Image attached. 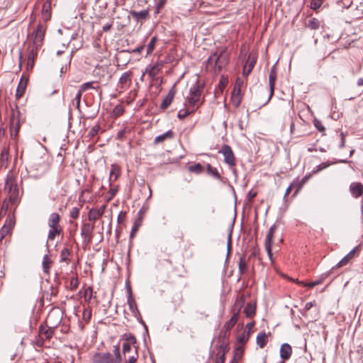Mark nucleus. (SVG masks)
Segmentation results:
<instances>
[{"label": "nucleus", "mask_w": 363, "mask_h": 363, "mask_svg": "<svg viewBox=\"0 0 363 363\" xmlns=\"http://www.w3.org/2000/svg\"><path fill=\"white\" fill-rule=\"evenodd\" d=\"M79 279L77 276L71 277L69 283L67 284L66 288L72 291H75L79 286Z\"/></svg>", "instance_id": "obj_32"}, {"label": "nucleus", "mask_w": 363, "mask_h": 363, "mask_svg": "<svg viewBox=\"0 0 363 363\" xmlns=\"http://www.w3.org/2000/svg\"><path fill=\"white\" fill-rule=\"evenodd\" d=\"M240 358V355H239L238 353L236 352L233 359L231 360V362L230 363H238Z\"/></svg>", "instance_id": "obj_64"}, {"label": "nucleus", "mask_w": 363, "mask_h": 363, "mask_svg": "<svg viewBox=\"0 0 363 363\" xmlns=\"http://www.w3.org/2000/svg\"><path fill=\"white\" fill-rule=\"evenodd\" d=\"M82 92H81L79 90L78 91V92L77 93L75 97H74V99L77 102V108L79 107L80 106V101H81V98H82Z\"/></svg>", "instance_id": "obj_58"}, {"label": "nucleus", "mask_w": 363, "mask_h": 363, "mask_svg": "<svg viewBox=\"0 0 363 363\" xmlns=\"http://www.w3.org/2000/svg\"><path fill=\"white\" fill-rule=\"evenodd\" d=\"M138 352L135 350L134 354L128 357L126 363H135L138 359Z\"/></svg>", "instance_id": "obj_55"}, {"label": "nucleus", "mask_w": 363, "mask_h": 363, "mask_svg": "<svg viewBox=\"0 0 363 363\" xmlns=\"http://www.w3.org/2000/svg\"><path fill=\"white\" fill-rule=\"evenodd\" d=\"M130 14L133 17V18L138 22L142 20H146L150 17V11L149 9H145L140 11H136L134 10L130 11Z\"/></svg>", "instance_id": "obj_11"}, {"label": "nucleus", "mask_w": 363, "mask_h": 363, "mask_svg": "<svg viewBox=\"0 0 363 363\" xmlns=\"http://www.w3.org/2000/svg\"><path fill=\"white\" fill-rule=\"evenodd\" d=\"M188 170L192 173L200 174L203 172V167L201 164L196 163L194 165L189 166L188 167Z\"/></svg>", "instance_id": "obj_42"}, {"label": "nucleus", "mask_w": 363, "mask_h": 363, "mask_svg": "<svg viewBox=\"0 0 363 363\" xmlns=\"http://www.w3.org/2000/svg\"><path fill=\"white\" fill-rule=\"evenodd\" d=\"M123 112V108L122 107V106L121 105H117L114 107L113 110V115L114 116H121Z\"/></svg>", "instance_id": "obj_52"}, {"label": "nucleus", "mask_w": 363, "mask_h": 363, "mask_svg": "<svg viewBox=\"0 0 363 363\" xmlns=\"http://www.w3.org/2000/svg\"><path fill=\"white\" fill-rule=\"evenodd\" d=\"M174 95V92L171 90L161 103L160 108L164 110L169 106L173 100Z\"/></svg>", "instance_id": "obj_27"}, {"label": "nucleus", "mask_w": 363, "mask_h": 363, "mask_svg": "<svg viewBox=\"0 0 363 363\" xmlns=\"http://www.w3.org/2000/svg\"><path fill=\"white\" fill-rule=\"evenodd\" d=\"M60 216L57 213H52L48 218V225L50 229L62 228L60 225Z\"/></svg>", "instance_id": "obj_12"}, {"label": "nucleus", "mask_w": 363, "mask_h": 363, "mask_svg": "<svg viewBox=\"0 0 363 363\" xmlns=\"http://www.w3.org/2000/svg\"><path fill=\"white\" fill-rule=\"evenodd\" d=\"M54 331L52 328H47L43 325L39 327V336L44 338L45 340H50L53 335Z\"/></svg>", "instance_id": "obj_13"}, {"label": "nucleus", "mask_w": 363, "mask_h": 363, "mask_svg": "<svg viewBox=\"0 0 363 363\" xmlns=\"http://www.w3.org/2000/svg\"><path fill=\"white\" fill-rule=\"evenodd\" d=\"M27 85V79L21 77L19 84L16 89V96L17 99H20L25 93Z\"/></svg>", "instance_id": "obj_20"}, {"label": "nucleus", "mask_w": 363, "mask_h": 363, "mask_svg": "<svg viewBox=\"0 0 363 363\" xmlns=\"http://www.w3.org/2000/svg\"><path fill=\"white\" fill-rule=\"evenodd\" d=\"M9 155V149L8 148H4L2 150L1 154V158L2 160H7Z\"/></svg>", "instance_id": "obj_59"}, {"label": "nucleus", "mask_w": 363, "mask_h": 363, "mask_svg": "<svg viewBox=\"0 0 363 363\" xmlns=\"http://www.w3.org/2000/svg\"><path fill=\"white\" fill-rule=\"evenodd\" d=\"M113 354L109 352H96L91 357L92 363H121L122 358L119 347L117 346L113 350Z\"/></svg>", "instance_id": "obj_4"}, {"label": "nucleus", "mask_w": 363, "mask_h": 363, "mask_svg": "<svg viewBox=\"0 0 363 363\" xmlns=\"http://www.w3.org/2000/svg\"><path fill=\"white\" fill-rule=\"evenodd\" d=\"M94 225L89 223H84L81 228V235L83 242L88 245L91 242Z\"/></svg>", "instance_id": "obj_8"}, {"label": "nucleus", "mask_w": 363, "mask_h": 363, "mask_svg": "<svg viewBox=\"0 0 363 363\" xmlns=\"http://www.w3.org/2000/svg\"><path fill=\"white\" fill-rule=\"evenodd\" d=\"M100 125L99 124H96L95 125H94L89 133V135L91 137V138H94L95 135H96L100 130Z\"/></svg>", "instance_id": "obj_51"}, {"label": "nucleus", "mask_w": 363, "mask_h": 363, "mask_svg": "<svg viewBox=\"0 0 363 363\" xmlns=\"http://www.w3.org/2000/svg\"><path fill=\"white\" fill-rule=\"evenodd\" d=\"M227 83H228V79L226 78L222 77L219 82V84H218V88L221 92L225 87Z\"/></svg>", "instance_id": "obj_56"}, {"label": "nucleus", "mask_w": 363, "mask_h": 363, "mask_svg": "<svg viewBox=\"0 0 363 363\" xmlns=\"http://www.w3.org/2000/svg\"><path fill=\"white\" fill-rule=\"evenodd\" d=\"M335 162H325L318 165L313 171L312 174H317L321 170L328 167L330 165L335 164Z\"/></svg>", "instance_id": "obj_40"}, {"label": "nucleus", "mask_w": 363, "mask_h": 363, "mask_svg": "<svg viewBox=\"0 0 363 363\" xmlns=\"http://www.w3.org/2000/svg\"><path fill=\"white\" fill-rule=\"evenodd\" d=\"M157 40V39L155 36L152 37L148 44L146 45L147 55H150L152 52L155 49Z\"/></svg>", "instance_id": "obj_38"}, {"label": "nucleus", "mask_w": 363, "mask_h": 363, "mask_svg": "<svg viewBox=\"0 0 363 363\" xmlns=\"http://www.w3.org/2000/svg\"><path fill=\"white\" fill-rule=\"evenodd\" d=\"M238 313L234 312L230 319L224 324V329L225 332H229L233 327L236 324L238 320Z\"/></svg>", "instance_id": "obj_19"}, {"label": "nucleus", "mask_w": 363, "mask_h": 363, "mask_svg": "<svg viewBox=\"0 0 363 363\" xmlns=\"http://www.w3.org/2000/svg\"><path fill=\"white\" fill-rule=\"evenodd\" d=\"M51 262H52L49 258L48 255H45L43 259V267L44 272L48 273Z\"/></svg>", "instance_id": "obj_39"}, {"label": "nucleus", "mask_w": 363, "mask_h": 363, "mask_svg": "<svg viewBox=\"0 0 363 363\" xmlns=\"http://www.w3.org/2000/svg\"><path fill=\"white\" fill-rule=\"evenodd\" d=\"M94 83H95L94 82H89L82 84L80 86L79 91L83 93L84 91L88 90L89 89H95V87L93 86V84Z\"/></svg>", "instance_id": "obj_46"}, {"label": "nucleus", "mask_w": 363, "mask_h": 363, "mask_svg": "<svg viewBox=\"0 0 363 363\" xmlns=\"http://www.w3.org/2000/svg\"><path fill=\"white\" fill-rule=\"evenodd\" d=\"M311 174H307L306 176H304L302 179H301V184L298 186V188L296 190V191L294 192V196H296V194L298 193V191L301 189V186L308 182V180L311 178Z\"/></svg>", "instance_id": "obj_49"}, {"label": "nucleus", "mask_w": 363, "mask_h": 363, "mask_svg": "<svg viewBox=\"0 0 363 363\" xmlns=\"http://www.w3.org/2000/svg\"><path fill=\"white\" fill-rule=\"evenodd\" d=\"M93 296V289L91 287H88L84 291V300L87 302H89Z\"/></svg>", "instance_id": "obj_44"}, {"label": "nucleus", "mask_w": 363, "mask_h": 363, "mask_svg": "<svg viewBox=\"0 0 363 363\" xmlns=\"http://www.w3.org/2000/svg\"><path fill=\"white\" fill-rule=\"evenodd\" d=\"M92 315V311L90 308H86L84 309L82 313V319L86 323H88Z\"/></svg>", "instance_id": "obj_37"}, {"label": "nucleus", "mask_w": 363, "mask_h": 363, "mask_svg": "<svg viewBox=\"0 0 363 363\" xmlns=\"http://www.w3.org/2000/svg\"><path fill=\"white\" fill-rule=\"evenodd\" d=\"M162 65V62H157L153 65H150L146 68V72L149 74L150 77L154 78L161 71Z\"/></svg>", "instance_id": "obj_15"}, {"label": "nucleus", "mask_w": 363, "mask_h": 363, "mask_svg": "<svg viewBox=\"0 0 363 363\" xmlns=\"http://www.w3.org/2000/svg\"><path fill=\"white\" fill-rule=\"evenodd\" d=\"M228 63V55L225 49L216 51L213 53L208 59L206 69L213 72L215 74H218L222 69Z\"/></svg>", "instance_id": "obj_3"}, {"label": "nucleus", "mask_w": 363, "mask_h": 363, "mask_svg": "<svg viewBox=\"0 0 363 363\" xmlns=\"http://www.w3.org/2000/svg\"><path fill=\"white\" fill-rule=\"evenodd\" d=\"M228 349L225 345H220V350L217 354V357L216 359V363H225V354L228 352Z\"/></svg>", "instance_id": "obj_23"}, {"label": "nucleus", "mask_w": 363, "mask_h": 363, "mask_svg": "<svg viewBox=\"0 0 363 363\" xmlns=\"http://www.w3.org/2000/svg\"><path fill=\"white\" fill-rule=\"evenodd\" d=\"M62 232V228L50 229L48 235V241H53L56 236L60 235Z\"/></svg>", "instance_id": "obj_33"}, {"label": "nucleus", "mask_w": 363, "mask_h": 363, "mask_svg": "<svg viewBox=\"0 0 363 363\" xmlns=\"http://www.w3.org/2000/svg\"><path fill=\"white\" fill-rule=\"evenodd\" d=\"M313 306V302H308L305 304L304 306V308H303V311L304 312H307L308 311H309L312 307Z\"/></svg>", "instance_id": "obj_61"}, {"label": "nucleus", "mask_w": 363, "mask_h": 363, "mask_svg": "<svg viewBox=\"0 0 363 363\" xmlns=\"http://www.w3.org/2000/svg\"><path fill=\"white\" fill-rule=\"evenodd\" d=\"M244 303H245V299H244L243 296H238L237 298L235 299V303L233 306V313L238 312L239 314L242 307L243 306Z\"/></svg>", "instance_id": "obj_30"}, {"label": "nucleus", "mask_w": 363, "mask_h": 363, "mask_svg": "<svg viewBox=\"0 0 363 363\" xmlns=\"http://www.w3.org/2000/svg\"><path fill=\"white\" fill-rule=\"evenodd\" d=\"M276 80H277V71H276L274 66H273L270 70V73H269V88H270L269 99L274 94Z\"/></svg>", "instance_id": "obj_17"}, {"label": "nucleus", "mask_w": 363, "mask_h": 363, "mask_svg": "<svg viewBox=\"0 0 363 363\" xmlns=\"http://www.w3.org/2000/svg\"><path fill=\"white\" fill-rule=\"evenodd\" d=\"M112 26H113V23H112V22H111V23H106V24H105V25H104V26H103V27H102V30H103V31H104V32H107V31H108V30L111 28Z\"/></svg>", "instance_id": "obj_62"}, {"label": "nucleus", "mask_w": 363, "mask_h": 363, "mask_svg": "<svg viewBox=\"0 0 363 363\" xmlns=\"http://www.w3.org/2000/svg\"><path fill=\"white\" fill-rule=\"evenodd\" d=\"M44 341H45L44 338H43L38 335V338L36 340V345H38V347H42L44 344Z\"/></svg>", "instance_id": "obj_63"}, {"label": "nucleus", "mask_w": 363, "mask_h": 363, "mask_svg": "<svg viewBox=\"0 0 363 363\" xmlns=\"http://www.w3.org/2000/svg\"><path fill=\"white\" fill-rule=\"evenodd\" d=\"M249 337V332L247 334H242V335L238 337V341L240 343H245Z\"/></svg>", "instance_id": "obj_57"}, {"label": "nucleus", "mask_w": 363, "mask_h": 363, "mask_svg": "<svg viewBox=\"0 0 363 363\" xmlns=\"http://www.w3.org/2000/svg\"><path fill=\"white\" fill-rule=\"evenodd\" d=\"M240 88L237 89V86H235L233 91V95L231 97V101H232V103L235 106H238L240 105Z\"/></svg>", "instance_id": "obj_29"}, {"label": "nucleus", "mask_w": 363, "mask_h": 363, "mask_svg": "<svg viewBox=\"0 0 363 363\" xmlns=\"http://www.w3.org/2000/svg\"><path fill=\"white\" fill-rule=\"evenodd\" d=\"M320 21L315 18L309 19L308 22L307 23V27L311 30H318L320 28Z\"/></svg>", "instance_id": "obj_35"}, {"label": "nucleus", "mask_w": 363, "mask_h": 363, "mask_svg": "<svg viewBox=\"0 0 363 363\" xmlns=\"http://www.w3.org/2000/svg\"><path fill=\"white\" fill-rule=\"evenodd\" d=\"M268 342V335L265 333H259L256 338L257 345L260 347L263 348L265 347Z\"/></svg>", "instance_id": "obj_24"}, {"label": "nucleus", "mask_w": 363, "mask_h": 363, "mask_svg": "<svg viewBox=\"0 0 363 363\" xmlns=\"http://www.w3.org/2000/svg\"><path fill=\"white\" fill-rule=\"evenodd\" d=\"M354 250L350 251L347 255H345L336 265L337 268H340L342 267L347 264L349 261L352 259L354 255Z\"/></svg>", "instance_id": "obj_31"}, {"label": "nucleus", "mask_w": 363, "mask_h": 363, "mask_svg": "<svg viewBox=\"0 0 363 363\" xmlns=\"http://www.w3.org/2000/svg\"><path fill=\"white\" fill-rule=\"evenodd\" d=\"M248 65H245L242 69V75L247 77L251 72L253 69L255 64L256 62V60L254 57H252L250 55L248 57Z\"/></svg>", "instance_id": "obj_22"}, {"label": "nucleus", "mask_w": 363, "mask_h": 363, "mask_svg": "<svg viewBox=\"0 0 363 363\" xmlns=\"http://www.w3.org/2000/svg\"><path fill=\"white\" fill-rule=\"evenodd\" d=\"M70 217L74 218V219H76L79 217V208L77 207H74L72 208V210L70 211Z\"/></svg>", "instance_id": "obj_54"}, {"label": "nucleus", "mask_w": 363, "mask_h": 363, "mask_svg": "<svg viewBox=\"0 0 363 363\" xmlns=\"http://www.w3.org/2000/svg\"><path fill=\"white\" fill-rule=\"evenodd\" d=\"M220 153L224 157V162L230 167H234L236 164V159L232 148L228 145H223L219 150Z\"/></svg>", "instance_id": "obj_6"}, {"label": "nucleus", "mask_w": 363, "mask_h": 363, "mask_svg": "<svg viewBox=\"0 0 363 363\" xmlns=\"http://www.w3.org/2000/svg\"><path fill=\"white\" fill-rule=\"evenodd\" d=\"M131 350V347L129 343H123V352L124 354L129 352Z\"/></svg>", "instance_id": "obj_60"}, {"label": "nucleus", "mask_w": 363, "mask_h": 363, "mask_svg": "<svg viewBox=\"0 0 363 363\" xmlns=\"http://www.w3.org/2000/svg\"><path fill=\"white\" fill-rule=\"evenodd\" d=\"M71 251L67 247H64L60 252V262L68 264L70 262Z\"/></svg>", "instance_id": "obj_26"}, {"label": "nucleus", "mask_w": 363, "mask_h": 363, "mask_svg": "<svg viewBox=\"0 0 363 363\" xmlns=\"http://www.w3.org/2000/svg\"><path fill=\"white\" fill-rule=\"evenodd\" d=\"M164 4H165L164 0H160L156 4V5L155 6V15L158 14L160 12L161 9H162L164 6Z\"/></svg>", "instance_id": "obj_50"}, {"label": "nucleus", "mask_w": 363, "mask_h": 363, "mask_svg": "<svg viewBox=\"0 0 363 363\" xmlns=\"http://www.w3.org/2000/svg\"><path fill=\"white\" fill-rule=\"evenodd\" d=\"M133 73L131 72H125L122 74L118 81V86L121 89L128 88L131 85Z\"/></svg>", "instance_id": "obj_10"}, {"label": "nucleus", "mask_w": 363, "mask_h": 363, "mask_svg": "<svg viewBox=\"0 0 363 363\" xmlns=\"http://www.w3.org/2000/svg\"><path fill=\"white\" fill-rule=\"evenodd\" d=\"M46 30V26L39 23L33 32L34 39L33 43L37 47H41Z\"/></svg>", "instance_id": "obj_7"}, {"label": "nucleus", "mask_w": 363, "mask_h": 363, "mask_svg": "<svg viewBox=\"0 0 363 363\" xmlns=\"http://www.w3.org/2000/svg\"><path fill=\"white\" fill-rule=\"evenodd\" d=\"M351 194L356 198L360 196L363 192V185L360 182H353L350 186Z\"/></svg>", "instance_id": "obj_16"}, {"label": "nucleus", "mask_w": 363, "mask_h": 363, "mask_svg": "<svg viewBox=\"0 0 363 363\" xmlns=\"http://www.w3.org/2000/svg\"><path fill=\"white\" fill-rule=\"evenodd\" d=\"M128 304L129 306L130 311L133 313L134 315H136L138 310L137 308V305L135 301L132 297L131 289L130 288L128 289Z\"/></svg>", "instance_id": "obj_21"}, {"label": "nucleus", "mask_w": 363, "mask_h": 363, "mask_svg": "<svg viewBox=\"0 0 363 363\" xmlns=\"http://www.w3.org/2000/svg\"><path fill=\"white\" fill-rule=\"evenodd\" d=\"M174 137V133L172 130H168L166 133L157 136L155 138L154 143L159 144L164 142L165 140L171 139Z\"/></svg>", "instance_id": "obj_25"}, {"label": "nucleus", "mask_w": 363, "mask_h": 363, "mask_svg": "<svg viewBox=\"0 0 363 363\" xmlns=\"http://www.w3.org/2000/svg\"><path fill=\"white\" fill-rule=\"evenodd\" d=\"M20 112L13 110L10 118V135L11 138L15 140L20 129Z\"/></svg>", "instance_id": "obj_5"}, {"label": "nucleus", "mask_w": 363, "mask_h": 363, "mask_svg": "<svg viewBox=\"0 0 363 363\" xmlns=\"http://www.w3.org/2000/svg\"><path fill=\"white\" fill-rule=\"evenodd\" d=\"M321 0H311L310 4L311 9L315 10L321 6Z\"/></svg>", "instance_id": "obj_53"}, {"label": "nucleus", "mask_w": 363, "mask_h": 363, "mask_svg": "<svg viewBox=\"0 0 363 363\" xmlns=\"http://www.w3.org/2000/svg\"><path fill=\"white\" fill-rule=\"evenodd\" d=\"M244 313L247 317L251 318L255 315L256 305L254 303H247L244 308Z\"/></svg>", "instance_id": "obj_28"}, {"label": "nucleus", "mask_w": 363, "mask_h": 363, "mask_svg": "<svg viewBox=\"0 0 363 363\" xmlns=\"http://www.w3.org/2000/svg\"><path fill=\"white\" fill-rule=\"evenodd\" d=\"M194 78L195 82L190 88L189 95L186 96V103L184 104V110H183V118L195 112L201 104L200 98L203 89V83L199 80L198 77Z\"/></svg>", "instance_id": "obj_2"}, {"label": "nucleus", "mask_w": 363, "mask_h": 363, "mask_svg": "<svg viewBox=\"0 0 363 363\" xmlns=\"http://www.w3.org/2000/svg\"><path fill=\"white\" fill-rule=\"evenodd\" d=\"M100 217L99 214L96 211V209H91L88 214V218L89 220H96Z\"/></svg>", "instance_id": "obj_48"}, {"label": "nucleus", "mask_w": 363, "mask_h": 363, "mask_svg": "<svg viewBox=\"0 0 363 363\" xmlns=\"http://www.w3.org/2000/svg\"><path fill=\"white\" fill-rule=\"evenodd\" d=\"M119 174V168L117 165H112L111 170L110 172V180H116Z\"/></svg>", "instance_id": "obj_43"}, {"label": "nucleus", "mask_w": 363, "mask_h": 363, "mask_svg": "<svg viewBox=\"0 0 363 363\" xmlns=\"http://www.w3.org/2000/svg\"><path fill=\"white\" fill-rule=\"evenodd\" d=\"M277 229L276 225H273L269 228L268 233L266 235L265 238V249L267 252V255L269 259L272 261V242L274 237V232Z\"/></svg>", "instance_id": "obj_9"}, {"label": "nucleus", "mask_w": 363, "mask_h": 363, "mask_svg": "<svg viewBox=\"0 0 363 363\" xmlns=\"http://www.w3.org/2000/svg\"><path fill=\"white\" fill-rule=\"evenodd\" d=\"M247 270V262L244 257H241L239 261V272L243 274Z\"/></svg>", "instance_id": "obj_45"}, {"label": "nucleus", "mask_w": 363, "mask_h": 363, "mask_svg": "<svg viewBox=\"0 0 363 363\" xmlns=\"http://www.w3.org/2000/svg\"><path fill=\"white\" fill-rule=\"evenodd\" d=\"M323 279L324 278L321 277L320 279H318V280L315 281H312V282H310V283H304L303 281H296V282L298 284H301V285H303L306 287H308V288H313L320 284H321L323 281Z\"/></svg>", "instance_id": "obj_36"}, {"label": "nucleus", "mask_w": 363, "mask_h": 363, "mask_svg": "<svg viewBox=\"0 0 363 363\" xmlns=\"http://www.w3.org/2000/svg\"><path fill=\"white\" fill-rule=\"evenodd\" d=\"M292 354V348L288 343H284L280 347V357L282 359L286 360L290 358Z\"/></svg>", "instance_id": "obj_14"}, {"label": "nucleus", "mask_w": 363, "mask_h": 363, "mask_svg": "<svg viewBox=\"0 0 363 363\" xmlns=\"http://www.w3.org/2000/svg\"><path fill=\"white\" fill-rule=\"evenodd\" d=\"M40 47H37L36 45L32 44L29 46V52L28 55V58L31 60H35L38 55V50Z\"/></svg>", "instance_id": "obj_34"}, {"label": "nucleus", "mask_w": 363, "mask_h": 363, "mask_svg": "<svg viewBox=\"0 0 363 363\" xmlns=\"http://www.w3.org/2000/svg\"><path fill=\"white\" fill-rule=\"evenodd\" d=\"M4 190L8 194V199L4 203V206L8 209L13 207L14 209L20 204L23 190H20L16 176L13 172H9L5 180Z\"/></svg>", "instance_id": "obj_1"}, {"label": "nucleus", "mask_w": 363, "mask_h": 363, "mask_svg": "<svg viewBox=\"0 0 363 363\" xmlns=\"http://www.w3.org/2000/svg\"><path fill=\"white\" fill-rule=\"evenodd\" d=\"M42 16L43 18L45 21H48L51 18V1L50 0H47L43 6L42 9Z\"/></svg>", "instance_id": "obj_18"}, {"label": "nucleus", "mask_w": 363, "mask_h": 363, "mask_svg": "<svg viewBox=\"0 0 363 363\" xmlns=\"http://www.w3.org/2000/svg\"><path fill=\"white\" fill-rule=\"evenodd\" d=\"M313 124H314L315 127L318 130V131H320L323 135H325V128L324 127V125H323V123L320 121H319L318 119H315L313 121Z\"/></svg>", "instance_id": "obj_47"}, {"label": "nucleus", "mask_w": 363, "mask_h": 363, "mask_svg": "<svg viewBox=\"0 0 363 363\" xmlns=\"http://www.w3.org/2000/svg\"><path fill=\"white\" fill-rule=\"evenodd\" d=\"M207 172L213 177L220 179V175L216 168L213 167L210 164H207Z\"/></svg>", "instance_id": "obj_41"}]
</instances>
